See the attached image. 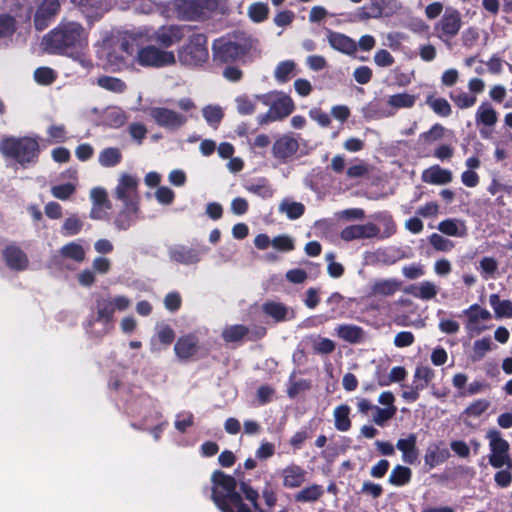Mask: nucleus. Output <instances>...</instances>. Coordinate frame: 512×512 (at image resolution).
Segmentation results:
<instances>
[{"label": "nucleus", "instance_id": "obj_36", "mask_svg": "<svg viewBox=\"0 0 512 512\" xmlns=\"http://www.w3.org/2000/svg\"><path fill=\"white\" fill-rule=\"evenodd\" d=\"M411 476L412 471L410 468L396 465L389 475V483L394 486H404L410 482Z\"/></svg>", "mask_w": 512, "mask_h": 512}, {"label": "nucleus", "instance_id": "obj_14", "mask_svg": "<svg viewBox=\"0 0 512 512\" xmlns=\"http://www.w3.org/2000/svg\"><path fill=\"white\" fill-rule=\"evenodd\" d=\"M59 9L60 3L58 0H43L38 6L34 16L36 28L38 30L46 28L49 21L57 15Z\"/></svg>", "mask_w": 512, "mask_h": 512}, {"label": "nucleus", "instance_id": "obj_12", "mask_svg": "<svg viewBox=\"0 0 512 512\" xmlns=\"http://www.w3.org/2000/svg\"><path fill=\"white\" fill-rule=\"evenodd\" d=\"M378 236H380V229L373 223L350 225L345 227L340 233L341 239L346 242Z\"/></svg>", "mask_w": 512, "mask_h": 512}, {"label": "nucleus", "instance_id": "obj_51", "mask_svg": "<svg viewBox=\"0 0 512 512\" xmlns=\"http://www.w3.org/2000/svg\"><path fill=\"white\" fill-rule=\"evenodd\" d=\"M397 408L391 407V408H379L374 407V414H373V421L376 425L383 427L389 421L392 419L396 414Z\"/></svg>", "mask_w": 512, "mask_h": 512}, {"label": "nucleus", "instance_id": "obj_33", "mask_svg": "<svg viewBox=\"0 0 512 512\" xmlns=\"http://www.w3.org/2000/svg\"><path fill=\"white\" fill-rule=\"evenodd\" d=\"M489 303L493 308L496 317H512V301L501 300L497 294H491L489 297Z\"/></svg>", "mask_w": 512, "mask_h": 512}, {"label": "nucleus", "instance_id": "obj_30", "mask_svg": "<svg viewBox=\"0 0 512 512\" xmlns=\"http://www.w3.org/2000/svg\"><path fill=\"white\" fill-rule=\"evenodd\" d=\"M409 293L415 298H419L421 300H430L437 295L438 288L434 283L430 281H423L418 285L411 286Z\"/></svg>", "mask_w": 512, "mask_h": 512}, {"label": "nucleus", "instance_id": "obj_46", "mask_svg": "<svg viewBox=\"0 0 512 512\" xmlns=\"http://www.w3.org/2000/svg\"><path fill=\"white\" fill-rule=\"evenodd\" d=\"M407 376V372L402 366L393 367L388 375H383L378 378V383L380 386H389L392 383H400Z\"/></svg>", "mask_w": 512, "mask_h": 512}, {"label": "nucleus", "instance_id": "obj_40", "mask_svg": "<svg viewBox=\"0 0 512 512\" xmlns=\"http://www.w3.org/2000/svg\"><path fill=\"white\" fill-rule=\"evenodd\" d=\"M465 314L468 316V329H474L477 323L480 320L486 321L490 319V312L486 309L479 307L478 305H472L465 311Z\"/></svg>", "mask_w": 512, "mask_h": 512}, {"label": "nucleus", "instance_id": "obj_55", "mask_svg": "<svg viewBox=\"0 0 512 512\" xmlns=\"http://www.w3.org/2000/svg\"><path fill=\"white\" fill-rule=\"evenodd\" d=\"M490 406V402L488 400H485V399H479V400H476L475 402H473L472 404H470L466 409H465V414L469 417H473V418H476V417H479L480 415H482Z\"/></svg>", "mask_w": 512, "mask_h": 512}, {"label": "nucleus", "instance_id": "obj_32", "mask_svg": "<svg viewBox=\"0 0 512 512\" xmlns=\"http://www.w3.org/2000/svg\"><path fill=\"white\" fill-rule=\"evenodd\" d=\"M127 119L128 117L125 111L118 107H111L106 109L103 116L104 124L112 128L123 126Z\"/></svg>", "mask_w": 512, "mask_h": 512}, {"label": "nucleus", "instance_id": "obj_25", "mask_svg": "<svg viewBox=\"0 0 512 512\" xmlns=\"http://www.w3.org/2000/svg\"><path fill=\"white\" fill-rule=\"evenodd\" d=\"M475 120L477 125L493 127L498 121V114L489 102H482L476 110Z\"/></svg>", "mask_w": 512, "mask_h": 512}, {"label": "nucleus", "instance_id": "obj_38", "mask_svg": "<svg viewBox=\"0 0 512 512\" xmlns=\"http://www.w3.org/2000/svg\"><path fill=\"white\" fill-rule=\"evenodd\" d=\"M279 211L286 214L289 219L295 220L304 214L305 207L300 202L284 199L279 204Z\"/></svg>", "mask_w": 512, "mask_h": 512}, {"label": "nucleus", "instance_id": "obj_21", "mask_svg": "<svg viewBox=\"0 0 512 512\" xmlns=\"http://www.w3.org/2000/svg\"><path fill=\"white\" fill-rule=\"evenodd\" d=\"M417 436L413 433L409 434L406 438H401L397 441L396 447L402 453V460L407 464H414L419 456L417 447Z\"/></svg>", "mask_w": 512, "mask_h": 512}, {"label": "nucleus", "instance_id": "obj_19", "mask_svg": "<svg viewBox=\"0 0 512 512\" xmlns=\"http://www.w3.org/2000/svg\"><path fill=\"white\" fill-rule=\"evenodd\" d=\"M6 265L16 271H23L28 267L29 259L24 251L15 245L7 246L3 251Z\"/></svg>", "mask_w": 512, "mask_h": 512}, {"label": "nucleus", "instance_id": "obj_53", "mask_svg": "<svg viewBox=\"0 0 512 512\" xmlns=\"http://www.w3.org/2000/svg\"><path fill=\"white\" fill-rule=\"evenodd\" d=\"M429 241L437 251L449 252L454 247V243L451 240L437 233L432 234Z\"/></svg>", "mask_w": 512, "mask_h": 512}, {"label": "nucleus", "instance_id": "obj_52", "mask_svg": "<svg viewBox=\"0 0 512 512\" xmlns=\"http://www.w3.org/2000/svg\"><path fill=\"white\" fill-rule=\"evenodd\" d=\"M198 339L193 334L180 337L174 347L175 352H189L197 348Z\"/></svg>", "mask_w": 512, "mask_h": 512}, {"label": "nucleus", "instance_id": "obj_58", "mask_svg": "<svg viewBox=\"0 0 512 512\" xmlns=\"http://www.w3.org/2000/svg\"><path fill=\"white\" fill-rule=\"evenodd\" d=\"M82 222L75 216L69 217L64 221L63 233L67 236H73L79 233L82 228Z\"/></svg>", "mask_w": 512, "mask_h": 512}, {"label": "nucleus", "instance_id": "obj_29", "mask_svg": "<svg viewBox=\"0 0 512 512\" xmlns=\"http://www.w3.org/2000/svg\"><path fill=\"white\" fill-rule=\"evenodd\" d=\"M69 177L73 178L75 182L55 185L51 188V194L59 200H68L76 191V171L68 170Z\"/></svg>", "mask_w": 512, "mask_h": 512}, {"label": "nucleus", "instance_id": "obj_41", "mask_svg": "<svg viewBox=\"0 0 512 512\" xmlns=\"http://www.w3.org/2000/svg\"><path fill=\"white\" fill-rule=\"evenodd\" d=\"M416 102V96L409 93H398L389 96L387 104L394 109L411 108Z\"/></svg>", "mask_w": 512, "mask_h": 512}, {"label": "nucleus", "instance_id": "obj_28", "mask_svg": "<svg viewBox=\"0 0 512 512\" xmlns=\"http://www.w3.org/2000/svg\"><path fill=\"white\" fill-rule=\"evenodd\" d=\"M90 198L94 204V207L91 211V217L95 219L101 218V210L103 208H110L106 190L100 187L93 188L90 192Z\"/></svg>", "mask_w": 512, "mask_h": 512}, {"label": "nucleus", "instance_id": "obj_9", "mask_svg": "<svg viewBox=\"0 0 512 512\" xmlns=\"http://www.w3.org/2000/svg\"><path fill=\"white\" fill-rule=\"evenodd\" d=\"M462 27V18L458 10L452 7L445 9L440 20L434 26L435 36L447 43L459 33Z\"/></svg>", "mask_w": 512, "mask_h": 512}, {"label": "nucleus", "instance_id": "obj_43", "mask_svg": "<svg viewBox=\"0 0 512 512\" xmlns=\"http://www.w3.org/2000/svg\"><path fill=\"white\" fill-rule=\"evenodd\" d=\"M426 104L439 116L448 117L452 108L449 102L444 98H436L432 95L427 96Z\"/></svg>", "mask_w": 512, "mask_h": 512}, {"label": "nucleus", "instance_id": "obj_6", "mask_svg": "<svg viewBox=\"0 0 512 512\" xmlns=\"http://www.w3.org/2000/svg\"><path fill=\"white\" fill-rule=\"evenodd\" d=\"M269 94V109L266 113L260 114L257 117V122L260 125H267L271 122L279 121L286 118L294 110V102L290 96L282 93H268Z\"/></svg>", "mask_w": 512, "mask_h": 512}, {"label": "nucleus", "instance_id": "obj_18", "mask_svg": "<svg viewBox=\"0 0 512 512\" xmlns=\"http://www.w3.org/2000/svg\"><path fill=\"white\" fill-rule=\"evenodd\" d=\"M327 41L331 48L346 55H352L357 50L356 41L339 32L328 30Z\"/></svg>", "mask_w": 512, "mask_h": 512}, {"label": "nucleus", "instance_id": "obj_22", "mask_svg": "<svg viewBox=\"0 0 512 512\" xmlns=\"http://www.w3.org/2000/svg\"><path fill=\"white\" fill-rule=\"evenodd\" d=\"M423 182L433 185H445L452 181V172L439 165H433L422 172Z\"/></svg>", "mask_w": 512, "mask_h": 512}, {"label": "nucleus", "instance_id": "obj_20", "mask_svg": "<svg viewBox=\"0 0 512 512\" xmlns=\"http://www.w3.org/2000/svg\"><path fill=\"white\" fill-rule=\"evenodd\" d=\"M298 148L299 144L297 139L289 135H283L274 142L272 152L276 158L286 160L294 155Z\"/></svg>", "mask_w": 512, "mask_h": 512}, {"label": "nucleus", "instance_id": "obj_26", "mask_svg": "<svg viewBox=\"0 0 512 512\" xmlns=\"http://www.w3.org/2000/svg\"><path fill=\"white\" fill-rule=\"evenodd\" d=\"M58 257L63 260H72L76 263H81L85 260L86 252L80 243L69 242L59 249Z\"/></svg>", "mask_w": 512, "mask_h": 512}, {"label": "nucleus", "instance_id": "obj_47", "mask_svg": "<svg viewBox=\"0 0 512 512\" xmlns=\"http://www.w3.org/2000/svg\"><path fill=\"white\" fill-rule=\"evenodd\" d=\"M248 333L247 327L243 325H233L226 327L222 332V336L227 342H235L242 340Z\"/></svg>", "mask_w": 512, "mask_h": 512}, {"label": "nucleus", "instance_id": "obj_16", "mask_svg": "<svg viewBox=\"0 0 512 512\" xmlns=\"http://www.w3.org/2000/svg\"><path fill=\"white\" fill-rule=\"evenodd\" d=\"M307 472L299 465L291 463L280 471L282 485L287 489L299 488L306 481Z\"/></svg>", "mask_w": 512, "mask_h": 512}, {"label": "nucleus", "instance_id": "obj_5", "mask_svg": "<svg viewBox=\"0 0 512 512\" xmlns=\"http://www.w3.org/2000/svg\"><path fill=\"white\" fill-rule=\"evenodd\" d=\"M134 59L143 67L159 68L176 63V57L172 51L162 50L153 45L139 48L136 42Z\"/></svg>", "mask_w": 512, "mask_h": 512}, {"label": "nucleus", "instance_id": "obj_3", "mask_svg": "<svg viewBox=\"0 0 512 512\" xmlns=\"http://www.w3.org/2000/svg\"><path fill=\"white\" fill-rule=\"evenodd\" d=\"M39 152V143L34 137L6 136L0 140V153L15 159L23 167L35 163Z\"/></svg>", "mask_w": 512, "mask_h": 512}, {"label": "nucleus", "instance_id": "obj_1", "mask_svg": "<svg viewBox=\"0 0 512 512\" xmlns=\"http://www.w3.org/2000/svg\"><path fill=\"white\" fill-rule=\"evenodd\" d=\"M87 43V34L75 22L59 24L42 39L43 50L51 53H65L70 48H81Z\"/></svg>", "mask_w": 512, "mask_h": 512}, {"label": "nucleus", "instance_id": "obj_11", "mask_svg": "<svg viewBox=\"0 0 512 512\" xmlns=\"http://www.w3.org/2000/svg\"><path fill=\"white\" fill-rule=\"evenodd\" d=\"M149 115L156 124L169 130H177L187 122L184 115L164 107L151 108Z\"/></svg>", "mask_w": 512, "mask_h": 512}, {"label": "nucleus", "instance_id": "obj_63", "mask_svg": "<svg viewBox=\"0 0 512 512\" xmlns=\"http://www.w3.org/2000/svg\"><path fill=\"white\" fill-rule=\"evenodd\" d=\"M355 81L359 84H366L372 78V70L368 66H360L353 72Z\"/></svg>", "mask_w": 512, "mask_h": 512}, {"label": "nucleus", "instance_id": "obj_34", "mask_svg": "<svg viewBox=\"0 0 512 512\" xmlns=\"http://www.w3.org/2000/svg\"><path fill=\"white\" fill-rule=\"evenodd\" d=\"M400 288V283L395 279H383L376 281L372 286L374 295L390 296Z\"/></svg>", "mask_w": 512, "mask_h": 512}, {"label": "nucleus", "instance_id": "obj_37", "mask_svg": "<svg viewBox=\"0 0 512 512\" xmlns=\"http://www.w3.org/2000/svg\"><path fill=\"white\" fill-rule=\"evenodd\" d=\"M336 330L340 338L351 343L361 342L364 336L363 330L354 325H340Z\"/></svg>", "mask_w": 512, "mask_h": 512}, {"label": "nucleus", "instance_id": "obj_15", "mask_svg": "<svg viewBox=\"0 0 512 512\" xmlns=\"http://www.w3.org/2000/svg\"><path fill=\"white\" fill-rule=\"evenodd\" d=\"M393 11H387L384 7V2L372 1L367 5L359 7L355 10L353 16L354 20L358 22H366L370 19H379L388 17Z\"/></svg>", "mask_w": 512, "mask_h": 512}, {"label": "nucleus", "instance_id": "obj_49", "mask_svg": "<svg viewBox=\"0 0 512 512\" xmlns=\"http://www.w3.org/2000/svg\"><path fill=\"white\" fill-rule=\"evenodd\" d=\"M295 66L296 64L292 60L280 62L274 71L275 79L279 82H286L295 70Z\"/></svg>", "mask_w": 512, "mask_h": 512}, {"label": "nucleus", "instance_id": "obj_27", "mask_svg": "<svg viewBox=\"0 0 512 512\" xmlns=\"http://www.w3.org/2000/svg\"><path fill=\"white\" fill-rule=\"evenodd\" d=\"M182 37L181 29L175 26L162 27L154 35V39L165 47L178 43Z\"/></svg>", "mask_w": 512, "mask_h": 512}, {"label": "nucleus", "instance_id": "obj_2", "mask_svg": "<svg viewBox=\"0 0 512 512\" xmlns=\"http://www.w3.org/2000/svg\"><path fill=\"white\" fill-rule=\"evenodd\" d=\"M212 482V499L222 512H251L242 503L236 480L232 476L216 471L212 475Z\"/></svg>", "mask_w": 512, "mask_h": 512}, {"label": "nucleus", "instance_id": "obj_45", "mask_svg": "<svg viewBox=\"0 0 512 512\" xmlns=\"http://www.w3.org/2000/svg\"><path fill=\"white\" fill-rule=\"evenodd\" d=\"M99 87L114 93H122L126 89V84L119 78L111 76H101L97 79Z\"/></svg>", "mask_w": 512, "mask_h": 512}, {"label": "nucleus", "instance_id": "obj_24", "mask_svg": "<svg viewBox=\"0 0 512 512\" xmlns=\"http://www.w3.org/2000/svg\"><path fill=\"white\" fill-rule=\"evenodd\" d=\"M171 260L181 264H194L200 260L199 253L183 245H176L169 249Z\"/></svg>", "mask_w": 512, "mask_h": 512}, {"label": "nucleus", "instance_id": "obj_35", "mask_svg": "<svg viewBox=\"0 0 512 512\" xmlns=\"http://www.w3.org/2000/svg\"><path fill=\"white\" fill-rule=\"evenodd\" d=\"M324 493L323 487L318 484H312L301 489L295 494L297 502H314L317 501Z\"/></svg>", "mask_w": 512, "mask_h": 512}, {"label": "nucleus", "instance_id": "obj_10", "mask_svg": "<svg viewBox=\"0 0 512 512\" xmlns=\"http://www.w3.org/2000/svg\"><path fill=\"white\" fill-rule=\"evenodd\" d=\"M135 37L128 35L120 39L118 51L111 50L106 53V60L110 67L119 70L127 64L130 59H134Z\"/></svg>", "mask_w": 512, "mask_h": 512}, {"label": "nucleus", "instance_id": "obj_57", "mask_svg": "<svg viewBox=\"0 0 512 512\" xmlns=\"http://www.w3.org/2000/svg\"><path fill=\"white\" fill-rule=\"evenodd\" d=\"M248 14L254 22H261L267 18L268 7L264 3H254L249 7Z\"/></svg>", "mask_w": 512, "mask_h": 512}, {"label": "nucleus", "instance_id": "obj_13", "mask_svg": "<svg viewBox=\"0 0 512 512\" xmlns=\"http://www.w3.org/2000/svg\"><path fill=\"white\" fill-rule=\"evenodd\" d=\"M235 106L237 112L242 116L252 115L256 111L258 103L268 105L269 94H257V95H238L235 99Z\"/></svg>", "mask_w": 512, "mask_h": 512}, {"label": "nucleus", "instance_id": "obj_64", "mask_svg": "<svg viewBox=\"0 0 512 512\" xmlns=\"http://www.w3.org/2000/svg\"><path fill=\"white\" fill-rule=\"evenodd\" d=\"M155 196L158 202L161 204L168 205L171 204L174 200V192L166 186L159 187L155 192Z\"/></svg>", "mask_w": 512, "mask_h": 512}, {"label": "nucleus", "instance_id": "obj_56", "mask_svg": "<svg viewBox=\"0 0 512 512\" xmlns=\"http://www.w3.org/2000/svg\"><path fill=\"white\" fill-rule=\"evenodd\" d=\"M34 79L39 84L49 85L56 79V74L51 68L40 67L35 70Z\"/></svg>", "mask_w": 512, "mask_h": 512}, {"label": "nucleus", "instance_id": "obj_8", "mask_svg": "<svg viewBox=\"0 0 512 512\" xmlns=\"http://www.w3.org/2000/svg\"><path fill=\"white\" fill-rule=\"evenodd\" d=\"M486 438L489 442V463L494 468H502L510 465L509 443L502 437L498 430L491 429L487 432Z\"/></svg>", "mask_w": 512, "mask_h": 512}, {"label": "nucleus", "instance_id": "obj_59", "mask_svg": "<svg viewBox=\"0 0 512 512\" xmlns=\"http://www.w3.org/2000/svg\"><path fill=\"white\" fill-rule=\"evenodd\" d=\"M272 246L280 251H291L294 249V242L288 235H279L272 239Z\"/></svg>", "mask_w": 512, "mask_h": 512}, {"label": "nucleus", "instance_id": "obj_42", "mask_svg": "<svg viewBox=\"0 0 512 512\" xmlns=\"http://www.w3.org/2000/svg\"><path fill=\"white\" fill-rule=\"evenodd\" d=\"M350 408L347 405H340L334 410V422L335 427L339 431H347L351 422L349 419Z\"/></svg>", "mask_w": 512, "mask_h": 512}, {"label": "nucleus", "instance_id": "obj_4", "mask_svg": "<svg viewBox=\"0 0 512 512\" xmlns=\"http://www.w3.org/2000/svg\"><path fill=\"white\" fill-rule=\"evenodd\" d=\"M207 38L203 34H194L178 51L179 62L188 67H196L208 59Z\"/></svg>", "mask_w": 512, "mask_h": 512}, {"label": "nucleus", "instance_id": "obj_54", "mask_svg": "<svg viewBox=\"0 0 512 512\" xmlns=\"http://www.w3.org/2000/svg\"><path fill=\"white\" fill-rule=\"evenodd\" d=\"M450 98L455 103V105L460 109L470 108V107L474 106V104L477 101L476 96H471L466 92H461L458 94H451Z\"/></svg>", "mask_w": 512, "mask_h": 512}, {"label": "nucleus", "instance_id": "obj_50", "mask_svg": "<svg viewBox=\"0 0 512 512\" xmlns=\"http://www.w3.org/2000/svg\"><path fill=\"white\" fill-rule=\"evenodd\" d=\"M433 378V371L428 366H418L414 373L415 384H418V388L422 390L427 387Z\"/></svg>", "mask_w": 512, "mask_h": 512}, {"label": "nucleus", "instance_id": "obj_44", "mask_svg": "<svg viewBox=\"0 0 512 512\" xmlns=\"http://www.w3.org/2000/svg\"><path fill=\"white\" fill-rule=\"evenodd\" d=\"M122 158V154L118 148H106L99 153L98 161L103 167L116 166Z\"/></svg>", "mask_w": 512, "mask_h": 512}, {"label": "nucleus", "instance_id": "obj_62", "mask_svg": "<svg viewBox=\"0 0 512 512\" xmlns=\"http://www.w3.org/2000/svg\"><path fill=\"white\" fill-rule=\"evenodd\" d=\"M374 62L379 67H388L394 63V58L385 49L378 50L374 55Z\"/></svg>", "mask_w": 512, "mask_h": 512}, {"label": "nucleus", "instance_id": "obj_60", "mask_svg": "<svg viewBox=\"0 0 512 512\" xmlns=\"http://www.w3.org/2000/svg\"><path fill=\"white\" fill-rule=\"evenodd\" d=\"M275 454V445L268 441H262L255 452L256 458L266 460Z\"/></svg>", "mask_w": 512, "mask_h": 512}, {"label": "nucleus", "instance_id": "obj_39", "mask_svg": "<svg viewBox=\"0 0 512 512\" xmlns=\"http://www.w3.org/2000/svg\"><path fill=\"white\" fill-rule=\"evenodd\" d=\"M449 456V452L446 449H440L437 446H430L425 454V464L430 468H433L440 463L444 462Z\"/></svg>", "mask_w": 512, "mask_h": 512}, {"label": "nucleus", "instance_id": "obj_7", "mask_svg": "<svg viewBox=\"0 0 512 512\" xmlns=\"http://www.w3.org/2000/svg\"><path fill=\"white\" fill-rule=\"evenodd\" d=\"M139 179L129 173H121L114 189L116 199L124 204L128 212L137 211Z\"/></svg>", "mask_w": 512, "mask_h": 512}, {"label": "nucleus", "instance_id": "obj_61", "mask_svg": "<svg viewBox=\"0 0 512 512\" xmlns=\"http://www.w3.org/2000/svg\"><path fill=\"white\" fill-rule=\"evenodd\" d=\"M98 309V317L100 319L109 320L111 319L113 313L115 312V308H113L109 299L99 300L97 303Z\"/></svg>", "mask_w": 512, "mask_h": 512}, {"label": "nucleus", "instance_id": "obj_17", "mask_svg": "<svg viewBox=\"0 0 512 512\" xmlns=\"http://www.w3.org/2000/svg\"><path fill=\"white\" fill-rule=\"evenodd\" d=\"M262 311L275 322H283L295 318V310L277 301H267L262 305Z\"/></svg>", "mask_w": 512, "mask_h": 512}, {"label": "nucleus", "instance_id": "obj_31", "mask_svg": "<svg viewBox=\"0 0 512 512\" xmlns=\"http://www.w3.org/2000/svg\"><path fill=\"white\" fill-rule=\"evenodd\" d=\"M438 230L448 236L463 237L466 235L465 224L456 219L441 221L438 225Z\"/></svg>", "mask_w": 512, "mask_h": 512}, {"label": "nucleus", "instance_id": "obj_23", "mask_svg": "<svg viewBox=\"0 0 512 512\" xmlns=\"http://www.w3.org/2000/svg\"><path fill=\"white\" fill-rule=\"evenodd\" d=\"M215 56L223 62L237 59L242 53V47L233 42H217L214 45Z\"/></svg>", "mask_w": 512, "mask_h": 512}, {"label": "nucleus", "instance_id": "obj_48", "mask_svg": "<svg viewBox=\"0 0 512 512\" xmlns=\"http://www.w3.org/2000/svg\"><path fill=\"white\" fill-rule=\"evenodd\" d=\"M202 112L204 119L213 127H216L224 116L222 108L217 105L205 106Z\"/></svg>", "mask_w": 512, "mask_h": 512}]
</instances>
